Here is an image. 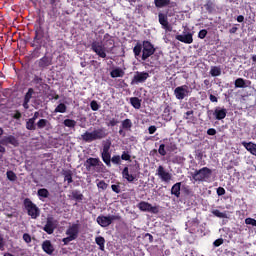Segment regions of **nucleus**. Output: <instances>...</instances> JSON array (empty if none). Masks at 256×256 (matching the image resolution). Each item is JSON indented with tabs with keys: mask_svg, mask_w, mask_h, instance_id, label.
<instances>
[{
	"mask_svg": "<svg viewBox=\"0 0 256 256\" xmlns=\"http://www.w3.org/2000/svg\"><path fill=\"white\" fill-rule=\"evenodd\" d=\"M107 137V132L105 128H98L93 130L92 132L86 131L81 135L82 141L85 143H93V141H101V139H105Z\"/></svg>",
	"mask_w": 256,
	"mask_h": 256,
	"instance_id": "f257e3e1",
	"label": "nucleus"
},
{
	"mask_svg": "<svg viewBox=\"0 0 256 256\" xmlns=\"http://www.w3.org/2000/svg\"><path fill=\"white\" fill-rule=\"evenodd\" d=\"M212 175L213 170H211V168L203 167L199 170H195L194 173H192V179L196 183H204V181H209Z\"/></svg>",
	"mask_w": 256,
	"mask_h": 256,
	"instance_id": "f03ea898",
	"label": "nucleus"
},
{
	"mask_svg": "<svg viewBox=\"0 0 256 256\" xmlns=\"http://www.w3.org/2000/svg\"><path fill=\"white\" fill-rule=\"evenodd\" d=\"M139 163L136 162L135 165H130V171L129 167H124L122 170V177L123 179H126L128 183H133V181H137L138 173H139Z\"/></svg>",
	"mask_w": 256,
	"mask_h": 256,
	"instance_id": "7ed1b4c3",
	"label": "nucleus"
},
{
	"mask_svg": "<svg viewBox=\"0 0 256 256\" xmlns=\"http://www.w3.org/2000/svg\"><path fill=\"white\" fill-rule=\"evenodd\" d=\"M84 167L86 171H95L96 173H103V169H105V165L99 158H87L84 163Z\"/></svg>",
	"mask_w": 256,
	"mask_h": 256,
	"instance_id": "20e7f679",
	"label": "nucleus"
},
{
	"mask_svg": "<svg viewBox=\"0 0 256 256\" xmlns=\"http://www.w3.org/2000/svg\"><path fill=\"white\" fill-rule=\"evenodd\" d=\"M23 205L25 210L27 211V215L31 217V219H37L41 215V209L37 207V204L33 203L29 198H25L23 201Z\"/></svg>",
	"mask_w": 256,
	"mask_h": 256,
	"instance_id": "39448f33",
	"label": "nucleus"
},
{
	"mask_svg": "<svg viewBox=\"0 0 256 256\" xmlns=\"http://www.w3.org/2000/svg\"><path fill=\"white\" fill-rule=\"evenodd\" d=\"M155 51H157L155 46L150 41L144 40L142 42V61H147L149 57H153V55H155Z\"/></svg>",
	"mask_w": 256,
	"mask_h": 256,
	"instance_id": "423d86ee",
	"label": "nucleus"
},
{
	"mask_svg": "<svg viewBox=\"0 0 256 256\" xmlns=\"http://www.w3.org/2000/svg\"><path fill=\"white\" fill-rule=\"evenodd\" d=\"M91 51H93V53H96V55L99 56L100 59H107V53H109V50H107L105 45L98 41H93L91 43Z\"/></svg>",
	"mask_w": 256,
	"mask_h": 256,
	"instance_id": "0eeeda50",
	"label": "nucleus"
},
{
	"mask_svg": "<svg viewBox=\"0 0 256 256\" xmlns=\"http://www.w3.org/2000/svg\"><path fill=\"white\" fill-rule=\"evenodd\" d=\"M96 221L100 227H109L113 223V221H121L120 215H100L96 218Z\"/></svg>",
	"mask_w": 256,
	"mask_h": 256,
	"instance_id": "6e6552de",
	"label": "nucleus"
},
{
	"mask_svg": "<svg viewBox=\"0 0 256 256\" xmlns=\"http://www.w3.org/2000/svg\"><path fill=\"white\" fill-rule=\"evenodd\" d=\"M156 175H158V177L164 183H171V179H173V174L167 172V170H165V167H163L162 165L158 166L156 170Z\"/></svg>",
	"mask_w": 256,
	"mask_h": 256,
	"instance_id": "1a4fd4ad",
	"label": "nucleus"
},
{
	"mask_svg": "<svg viewBox=\"0 0 256 256\" xmlns=\"http://www.w3.org/2000/svg\"><path fill=\"white\" fill-rule=\"evenodd\" d=\"M137 207L140 211H143L144 213H159V208L157 206L151 205V203L149 202L141 201L140 203H138Z\"/></svg>",
	"mask_w": 256,
	"mask_h": 256,
	"instance_id": "9d476101",
	"label": "nucleus"
},
{
	"mask_svg": "<svg viewBox=\"0 0 256 256\" xmlns=\"http://www.w3.org/2000/svg\"><path fill=\"white\" fill-rule=\"evenodd\" d=\"M149 77V73L146 71H136L134 73V76L131 80V85H139V83H145V81H147V78Z\"/></svg>",
	"mask_w": 256,
	"mask_h": 256,
	"instance_id": "9b49d317",
	"label": "nucleus"
},
{
	"mask_svg": "<svg viewBox=\"0 0 256 256\" xmlns=\"http://www.w3.org/2000/svg\"><path fill=\"white\" fill-rule=\"evenodd\" d=\"M174 95L176 99L179 101H183L189 95V86L188 85H182L178 86L174 89Z\"/></svg>",
	"mask_w": 256,
	"mask_h": 256,
	"instance_id": "f8f14e48",
	"label": "nucleus"
},
{
	"mask_svg": "<svg viewBox=\"0 0 256 256\" xmlns=\"http://www.w3.org/2000/svg\"><path fill=\"white\" fill-rule=\"evenodd\" d=\"M0 145L4 147H8V145H12V147H19V139L14 135L4 136L0 139Z\"/></svg>",
	"mask_w": 256,
	"mask_h": 256,
	"instance_id": "ddd939ff",
	"label": "nucleus"
},
{
	"mask_svg": "<svg viewBox=\"0 0 256 256\" xmlns=\"http://www.w3.org/2000/svg\"><path fill=\"white\" fill-rule=\"evenodd\" d=\"M158 21L162 26V29H164L166 32L171 33V31H173V26L169 24V18L167 17V14L160 12L158 14Z\"/></svg>",
	"mask_w": 256,
	"mask_h": 256,
	"instance_id": "4468645a",
	"label": "nucleus"
},
{
	"mask_svg": "<svg viewBox=\"0 0 256 256\" xmlns=\"http://www.w3.org/2000/svg\"><path fill=\"white\" fill-rule=\"evenodd\" d=\"M36 65H38L41 71H45L47 67H51L53 65V58L47 55H44L42 58L36 61Z\"/></svg>",
	"mask_w": 256,
	"mask_h": 256,
	"instance_id": "2eb2a0df",
	"label": "nucleus"
},
{
	"mask_svg": "<svg viewBox=\"0 0 256 256\" xmlns=\"http://www.w3.org/2000/svg\"><path fill=\"white\" fill-rule=\"evenodd\" d=\"M55 229H57V221H55V218L53 217H48L46 220V224L43 227V231H45V233H47L48 235H53Z\"/></svg>",
	"mask_w": 256,
	"mask_h": 256,
	"instance_id": "dca6fc26",
	"label": "nucleus"
},
{
	"mask_svg": "<svg viewBox=\"0 0 256 256\" xmlns=\"http://www.w3.org/2000/svg\"><path fill=\"white\" fill-rule=\"evenodd\" d=\"M45 30L42 27H39L35 30L34 43L38 45H43L45 47Z\"/></svg>",
	"mask_w": 256,
	"mask_h": 256,
	"instance_id": "f3484780",
	"label": "nucleus"
},
{
	"mask_svg": "<svg viewBox=\"0 0 256 256\" xmlns=\"http://www.w3.org/2000/svg\"><path fill=\"white\" fill-rule=\"evenodd\" d=\"M200 223L201 222L199 221L198 218H192L191 220H188L186 222V227L188 228V232L191 233L192 235L197 233Z\"/></svg>",
	"mask_w": 256,
	"mask_h": 256,
	"instance_id": "a211bd4d",
	"label": "nucleus"
},
{
	"mask_svg": "<svg viewBox=\"0 0 256 256\" xmlns=\"http://www.w3.org/2000/svg\"><path fill=\"white\" fill-rule=\"evenodd\" d=\"M176 40L180 41L181 43H185L186 45H191L193 43V34L191 32H188L185 35H176Z\"/></svg>",
	"mask_w": 256,
	"mask_h": 256,
	"instance_id": "6ab92c4d",
	"label": "nucleus"
},
{
	"mask_svg": "<svg viewBox=\"0 0 256 256\" xmlns=\"http://www.w3.org/2000/svg\"><path fill=\"white\" fill-rule=\"evenodd\" d=\"M66 235L70 236L72 239H77L79 237V224H72L67 230Z\"/></svg>",
	"mask_w": 256,
	"mask_h": 256,
	"instance_id": "aec40b11",
	"label": "nucleus"
},
{
	"mask_svg": "<svg viewBox=\"0 0 256 256\" xmlns=\"http://www.w3.org/2000/svg\"><path fill=\"white\" fill-rule=\"evenodd\" d=\"M162 107H164L162 119L166 122L171 121V119H173V116L171 115V106L168 103L164 102V105H162Z\"/></svg>",
	"mask_w": 256,
	"mask_h": 256,
	"instance_id": "412c9836",
	"label": "nucleus"
},
{
	"mask_svg": "<svg viewBox=\"0 0 256 256\" xmlns=\"http://www.w3.org/2000/svg\"><path fill=\"white\" fill-rule=\"evenodd\" d=\"M42 250L44 251V253H46L47 255H53V253H55V246H53V244L51 243L50 240H45L42 243Z\"/></svg>",
	"mask_w": 256,
	"mask_h": 256,
	"instance_id": "4be33fe9",
	"label": "nucleus"
},
{
	"mask_svg": "<svg viewBox=\"0 0 256 256\" xmlns=\"http://www.w3.org/2000/svg\"><path fill=\"white\" fill-rule=\"evenodd\" d=\"M35 94V90L33 88H29L27 93L24 96V101H23V107L24 109H29V102L33 98V95Z\"/></svg>",
	"mask_w": 256,
	"mask_h": 256,
	"instance_id": "5701e85b",
	"label": "nucleus"
},
{
	"mask_svg": "<svg viewBox=\"0 0 256 256\" xmlns=\"http://www.w3.org/2000/svg\"><path fill=\"white\" fill-rule=\"evenodd\" d=\"M213 115L215 119H217V121H222V119H225V117H227V109L215 108Z\"/></svg>",
	"mask_w": 256,
	"mask_h": 256,
	"instance_id": "b1692460",
	"label": "nucleus"
},
{
	"mask_svg": "<svg viewBox=\"0 0 256 256\" xmlns=\"http://www.w3.org/2000/svg\"><path fill=\"white\" fill-rule=\"evenodd\" d=\"M241 145H243L246 148V151H249L251 155H256V144L253 142H241Z\"/></svg>",
	"mask_w": 256,
	"mask_h": 256,
	"instance_id": "393cba45",
	"label": "nucleus"
},
{
	"mask_svg": "<svg viewBox=\"0 0 256 256\" xmlns=\"http://www.w3.org/2000/svg\"><path fill=\"white\" fill-rule=\"evenodd\" d=\"M171 195H175V197H181V182H177L172 186Z\"/></svg>",
	"mask_w": 256,
	"mask_h": 256,
	"instance_id": "a878e982",
	"label": "nucleus"
},
{
	"mask_svg": "<svg viewBox=\"0 0 256 256\" xmlns=\"http://www.w3.org/2000/svg\"><path fill=\"white\" fill-rule=\"evenodd\" d=\"M154 5L157 9H163V7L171 5V0H154Z\"/></svg>",
	"mask_w": 256,
	"mask_h": 256,
	"instance_id": "bb28decb",
	"label": "nucleus"
},
{
	"mask_svg": "<svg viewBox=\"0 0 256 256\" xmlns=\"http://www.w3.org/2000/svg\"><path fill=\"white\" fill-rule=\"evenodd\" d=\"M62 175L64 176V181H67L68 185H71V183H73V171L64 170Z\"/></svg>",
	"mask_w": 256,
	"mask_h": 256,
	"instance_id": "cd10ccee",
	"label": "nucleus"
},
{
	"mask_svg": "<svg viewBox=\"0 0 256 256\" xmlns=\"http://www.w3.org/2000/svg\"><path fill=\"white\" fill-rule=\"evenodd\" d=\"M101 157L105 165H107V167H111V152H102Z\"/></svg>",
	"mask_w": 256,
	"mask_h": 256,
	"instance_id": "c85d7f7f",
	"label": "nucleus"
},
{
	"mask_svg": "<svg viewBox=\"0 0 256 256\" xmlns=\"http://www.w3.org/2000/svg\"><path fill=\"white\" fill-rule=\"evenodd\" d=\"M49 126H51V122H49V120L47 119H40L36 123L37 129H45V127H49Z\"/></svg>",
	"mask_w": 256,
	"mask_h": 256,
	"instance_id": "c756f323",
	"label": "nucleus"
},
{
	"mask_svg": "<svg viewBox=\"0 0 256 256\" xmlns=\"http://www.w3.org/2000/svg\"><path fill=\"white\" fill-rule=\"evenodd\" d=\"M123 75H125V72L121 68H115L110 72V77H112V79L123 77Z\"/></svg>",
	"mask_w": 256,
	"mask_h": 256,
	"instance_id": "7c9ffc66",
	"label": "nucleus"
},
{
	"mask_svg": "<svg viewBox=\"0 0 256 256\" xmlns=\"http://www.w3.org/2000/svg\"><path fill=\"white\" fill-rule=\"evenodd\" d=\"M104 41L107 46L111 47V49H113V47H115V40L113 39V36H111L109 33H106L104 35Z\"/></svg>",
	"mask_w": 256,
	"mask_h": 256,
	"instance_id": "2f4dec72",
	"label": "nucleus"
},
{
	"mask_svg": "<svg viewBox=\"0 0 256 256\" xmlns=\"http://www.w3.org/2000/svg\"><path fill=\"white\" fill-rule=\"evenodd\" d=\"M70 199H74L75 201H83V195L79 190H73L71 192Z\"/></svg>",
	"mask_w": 256,
	"mask_h": 256,
	"instance_id": "473e14b6",
	"label": "nucleus"
},
{
	"mask_svg": "<svg viewBox=\"0 0 256 256\" xmlns=\"http://www.w3.org/2000/svg\"><path fill=\"white\" fill-rule=\"evenodd\" d=\"M95 243L99 246L100 251H105V238L103 236L96 237Z\"/></svg>",
	"mask_w": 256,
	"mask_h": 256,
	"instance_id": "72a5a7b5",
	"label": "nucleus"
},
{
	"mask_svg": "<svg viewBox=\"0 0 256 256\" xmlns=\"http://www.w3.org/2000/svg\"><path fill=\"white\" fill-rule=\"evenodd\" d=\"M234 85L236 87V89H245V87H247V83L245 81V79L243 78H238L235 80Z\"/></svg>",
	"mask_w": 256,
	"mask_h": 256,
	"instance_id": "f704fd0d",
	"label": "nucleus"
},
{
	"mask_svg": "<svg viewBox=\"0 0 256 256\" xmlns=\"http://www.w3.org/2000/svg\"><path fill=\"white\" fill-rule=\"evenodd\" d=\"M130 105H132L134 109H141V99H139L138 97H131Z\"/></svg>",
	"mask_w": 256,
	"mask_h": 256,
	"instance_id": "c9c22d12",
	"label": "nucleus"
},
{
	"mask_svg": "<svg viewBox=\"0 0 256 256\" xmlns=\"http://www.w3.org/2000/svg\"><path fill=\"white\" fill-rule=\"evenodd\" d=\"M26 129L28 130V131H35L36 129H37V124H35V120H33V119H28L27 121H26Z\"/></svg>",
	"mask_w": 256,
	"mask_h": 256,
	"instance_id": "e433bc0d",
	"label": "nucleus"
},
{
	"mask_svg": "<svg viewBox=\"0 0 256 256\" xmlns=\"http://www.w3.org/2000/svg\"><path fill=\"white\" fill-rule=\"evenodd\" d=\"M39 57H41V45L40 44H38V46H36L31 53L32 59H39Z\"/></svg>",
	"mask_w": 256,
	"mask_h": 256,
	"instance_id": "4c0bfd02",
	"label": "nucleus"
},
{
	"mask_svg": "<svg viewBox=\"0 0 256 256\" xmlns=\"http://www.w3.org/2000/svg\"><path fill=\"white\" fill-rule=\"evenodd\" d=\"M214 217H218V219H227V212H221L217 209L211 211Z\"/></svg>",
	"mask_w": 256,
	"mask_h": 256,
	"instance_id": "58836bf2",
	"label": "nucleus"
},
{
	"mask_svg": "<svg viewBox=\"0 0 256 256\" xmlns=\"http://www.w3.org/2000/svg\"><path fill=\"white\" fill-rule=\"evenodd\" d=\"M210 75L212 77H219L221 75V67L212 66L211 69H210Z\"/></svg>",
	"mask_w": 256,
	"mask_h": 256,
	"instance_id": "ea45409f",
	"label": "nucleus"
},
{
	"mask_svg": "<svg viewBox=\"0 0 256 256\" xmlns=\"http://www.w3.org/2000/svg\"><path fill=\"white\" fill-rule=\"evenodd\" d=\"M131 127H133V122L131 121V119L127 118L122 121L121 129L129 130V129H131Z\"/></svg>",
	"mask_w": 256,
	"mask_h": 256,
	"instance_id": "a19ab883",
	"label": "nucleus"
},
{
	"mask_svg": "<svg viewBox=\"0 0 256 256\" xmlns=\"http://www.w3.org/2000/svg\"><path fill=\"white\" fill-rule=\"evenodd\" d=\"M63 125L65 127H69L70 129H75V126L77 125V121H75L73 119H65L63 121Z\"/></svg>",
	"mask_w": 256,
	"mask_h": 256,
	"instance_id": "79ce46f5",
	"label": "nucleus"
},
{
	"mask_svg": "<svg viewBox=\"0 0 256 256\" xmlns=\"http://www.w3.org/2000/svg\"><path fill=\"white\" fill-rule=\"evenodd\" d=\"M141 51H143V44L137 43L133 48L134 56L139 57L141 55Z\"/></svg>",
	"mask_w": 256,
	"mask_h": 256,
	"instance_id": "37998d69",
	"label": "nucleus"
},
{
	"mask_svg": "<svg viewBox=\"0 0 256 256\" xmlns=\"http://www.w3.org/2000/svg\"><path fill=\"white\" fill-rule=\"evenodd\" d=\"M37 195H38V197L47 199L49 197V190H47V188H41L38 190Z\"/></svg>",
	"mask_w": 256,
	"mask_h": 256,
	"instance_id": "c03bdc74",
	"label": "nucleus"
},
{
	"mask_svg": "<svg viewBox=\"0 0 256 256\" xmlns=\"http://www.w3.org/2000/svg\"><path fill=\"white\" fill-rule=\"evenodd\" d=\"M193 115H195V111L189 110V111L185 112L183 119H185L186 121H189V120L194 121L195 116H193Z\"/></svg>",
	"mask_w": 256,
	"mask_h": 256,
	"instance_id": "a18cd8bd",
	"label": "nucleus"
},
{
	"mask_svg": "<svg viewBox=\"0 0 256 256\" xmlns=\"http://www.w3.org/2000/svg\"><path fill=\"white\" fill-rule=\"evenodd\" d=\"M59 10L57 9V4L51 5V9L48 11L50 17H57Z\"/></svg>",
	"mask_w": 256,
	"mask_h": 256,
	"instance_id": "49530a36",
	"label": "nucleus"
},
{
	"mask_svg": "<svg viewBox=\"0 0 256 256\" xmlns=\"http://www.w3.org/2000/svg\"><path fill=\"white\" fill-rule=\"evenodd\" d=\"M6 177L8 181H17V174L13 170H8L6 172Z\"/></svg>",
	"mask_w": 256,
	"mask_h": 256,
	"instance_id": "de8ad7c7",
	"label": "nucleus"
},
{
	"mask_svg": "<svg viewBox=\"0 0 256 256\" xmlns=\"http://www.w3.org/2000/svg\"><path fill=\"white\" fill-rule=\"evenodd\" d=\"M55 113H67V105L60 103L54 110Z\"/></svg>",
	"mask_w": 256,
	"mask_h": 256,
	"instance_id": "09e8293b",
	"label": "nucleus"
},
{
	"mask_svg": "<svg viewBox=\"0 0 256 256\" xmlns=\"http://www.w3.org/2000/svg\"><path fill=\"white\" fill-rule=\"evenodd\" d=\"M113 163L114 165H121V156L119 155H114L111 159H110V163Z\"/></svg>",
	"mask_w": 256,
	"mask_h": 256,
	"instance_id": "8fccbe9b",
	"label": "nucleus"
},
{
	"mask_svg": "<svg viewBox=\"0 0 256 256\" xmlns=\"http://www.w3.org/2000/svg\"><path fill=\"white\" fill-rule=\"evenodd\" d=\"M101 106L99 105V103H97V100H92L90 102V108L92 109V111H99V108Z\"/></svg>",
	"mask_w": 256,
	"mask_h": 256,
	"instance_id": "3c124183",
	"label": "nucleus"
},
{
	"mask_svg": "<svg viewBox=\"0 0 256 256\" xmlns=\"http://www.w3.org/2000/svg\"><path fill=\"white\" fill-rule=\"evenodd\" d=\"M167 151H177V145L173 142H170L169 144L166 145Z\"/></svg>",
	"mask_w": 256,
	"mask_h": 256,
	"instance_id": "603ef678",
	"label": "nucleus"
},
{
	"mask_svg": "<svg viewBox=\"0 0 256 256\" xmlns=\"http://www.w3.org/2000/svg\"><path fill=\"white\" fill-rule=\"evenodd\" d=\"M120 159H122V161H131V155L129 154V152L124 151Z\"/></svg>",
	"mask_w": 256,
	"mask_h": 256,
	"instance_id": "864d4df0",
	"label": "nucleus"
},
{
	"mask_svg": "<svg viewBox=\"0 0 256 256\" xmlns=\"http://www.w3.org/2000/svg\"><path fill=\"white\" fill-rule=\"evenodd\" d=\"M97 187L98 189H102V191H105L107 187H109V185L105 183V180H102L97 184Z\"/></svg>",
	"mask_w": 256,
	"mask_h": 256,
	"instance_id": "5fc2aeb1",
	"label": "nucleus"
},
{
	"mask_svg": "<svg viewBox=\"0 0 256 256\" xmlns=\"http://www.w3.org/2000/svg\"><path fill=\"white\" fill-rule=\"evenodd\" d=\"M116 125H119V120L116 118H112L108 123L107 127H115Z\"/></svg>",
	"mask_w": 256,
	"mask_h": 256,
	"instance_id": "6e6d98bb",
	"label": "nucleus"
},
{
	"mask_svg": "<svg viewBox=\"0 0 256 256\" xmlns=\"http://www.w3.org/2000/svg\"><path fill=\"white\" fill-rule=\"evenodd\" d=\"M158 153H159V155H161L162 157H165V155H167V151H165V144H161V145L159 146Z\"/></svg>",
	"mask_w": 256,
	"mask_h": 256,
	"instance_id": "4d7b16f0",
	"label": "nucleus"
},
{
	"mask_svg": "<svg viewBox=\"0 0 256 256\" xmlns=\"http://www.w3.org/2000/svg\"><path fill=\"white\" fill-rule=\"evenodd\" d=\"M246 225H251L252 227H256V220L254 218H246Z\"/></svg>",
	"mask_w": 256,
	"mask_h": 256,
	"instance_id": "13d9d810",
	"label": "nucleus"
},
{
	"mask_svg": "<svg viewBox=\"0 0 256 256\" xmlns=\"http://www.w3.org/2000/svg\"><path fill=\"white\" fill-rule=\"evenodd\" d=\"M111 189L114 193H121V186L119 184H112Z\"/></svg>",
	"mask_w": 256,
	"mask_h": 256,
	"instance_id": "bf43d9fd",
	"label": "nucleus"
},
{
	"mask_svg": "<svg viewBox=\"0 0 256 256\" xmlns=\"http://www.w3.org/2000/svg\"><path fill=\"white\" fill-rule=\"evenodd\" d=\"M199 39H205L207 37V29H202L198 33Z\"/></svg>",
	"mask_w": 256,
	"mask_h": 256,
	"instance_id": "052dcab7",
	"label": "nucleus"
},
{
	"mask_svg": "<svg viewBox=\"0 0 256 256\" xmlns=\"http://www.w3.org/2000/svg\"><path fill=\"white\" fill-rule=\"evenodd\" d=\"M111 149V142H108L103 145L102 153H109Z\"/></svg>",
	"mask_w": 256,
	"mask_h": 256,
	"instance_id": "680f3d73",
	"label": "nucleus"
},
{
	"mask_svg": "<svg viewBox=\"0 0 256 256\" xmlns=\"http://www.w3.org/2000/svg\"><path fill=\"white\" fill-rule=\"evenodd\" d=\"M224 240L223 238H218L213 242L214 247H221V245H223Z\"/></svg>",
	"mask_w": 256,
	"mask_h": 256,
	"instance_id": "e2e57ef3",
	"label": "nucleus"
},
{
	"mask_svg": "<svg viewBox=\"0 0 256 256\" xmlns=\"http://www.w3.org/2000/svg\"><path fill=\"white\" fill-rule=\"evenodd\" d=\"M216 193H217L218 197H222V195H225V193H226L225 188L218 187L216 190Z\"/></svg>",
	"mask_w": 256,
	"mask_h": 256,
	"instance_id": "0e129e2a",
	"label": "nucleus"
},
{
	"mask_svg": "<svg viewBox=\"0 0 256 256\" xmlns=\"http://www.w3.org/2000/svg\"><path fill=\"white\" fill-rule=\"evenodd\" d=\"M33 82L36 84V85H41V83H43V78L35 75L34 76V79H33Z\"/></svg>",
	"mask_w": 256,
	"mask_h": 256,
	"instance_id": "69168bd1",
	"label": "nucleus"
},
{
	"mask_svg": "<svg viewBox=\"0 0 256 256\" xmlns=\"http://www.w3.org/2000/svg\"><path fill=\"white\" fill-rule=\"evenodd\" d=\"M23 241H25V243H31V235H29L28 233H24Z\"/></svg>",
	"mask_w": 256,
	"mask_h": 256,
	"instance_id": "338daca9",
	"label": "nucleus"
},
{
	"mask_svg": "<svg viewBox=\"0 0 256 256\" xmlns=\"http://www.w3.org/2000/svg\"><path fill=\"white\" fill-rule=\"evenodd\" d=\"M205 8L208 10V11H213V3L211 1H208L206 4H205Z\"/></svg>",
	"mask_w": 256,
	"mask_h": 256,
	"instance_id": "774afa93",
	"label": "nucleus"
}]
</instances>
